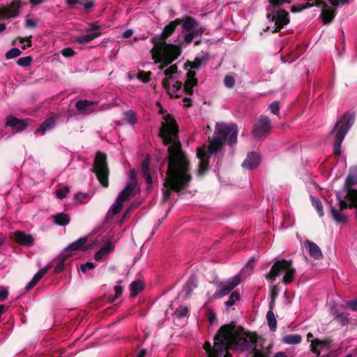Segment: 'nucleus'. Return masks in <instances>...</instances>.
Segmentation results:
<instances>
[{
  "label": "nucleus",
  "instance_id": "f257e3e1",
  "mask_svg": "<svg viewBox=\"0 0 357 357\" xmlns=\"http://www.w3.org/2000/svg\"><path fill=\"white\" fill-rule=\"evenodd\" d=\"M165 121L161 123L158 135L167 149L168 168L167 177L162 189L163 202H167L172 191L179 192L189 186L192 180L190 174V162L185 153L182 150L178 137V126L174 116L167 114L164 116Z\"/></svg>",
  "mask_w": 357,
  "mask_h": 357
},
{
  "label": "nucleus",
  "instance_id": "f03ea898",
  "mask_svg": "<svg viewBox=\"0 0 357 357\" xmlns=\"http://www.w3.org/2000/svg\"><path fill=\"white\" fill-rule=\"evenodd\" d=\"M235 323L231 322L222 326L215 335V348L216 354L222 357L224 351L240 347L241 349H248L257 346V336L256 334L249 335L248 340L246 337L241 335L236 331Z\"/></svg>",
  "mask_w": 357,
  "mask_h": 357
},
{
  "label": "nucleus",
  "instance_id": "7ed1b4c3",
  "mask_svg": "<svg viewBox=\"0 0 357 357\" xmlns=\"http://www.w3.org/2000/svg\"><path fill=\"white\" fill-rule=\"evenodd\" d=\"M237 134L238 128L235 123H217L214 137L212 140H209L210 144L208 147V152L212 154L220 150L227 137H229L228 144L231 146L236 144L237 142Z\"/></svg>",
  "mask_w": 357,
  "mask_h": 357
},
{
  "label": "nucleus",
  "instance_id": "20e7f679",
  "mask_svg": "<svg viewBox=\"0 0 357 357\" xmlns=\"http://www.w3.org/2000/svg\"><path fill=\"white\" fill-rule=\"evenodd\" d=\"M355 121V116L353 113L347 112L337 121L331 131L334 136L333 154L336 156L341 155L342 143Z\"/></svg>",
  "mask_w": 357,
  "mask_h": 357
},
{
  "label": "nucleus",
  "instance_id": "39448f33",
  "mask_svg": "<svg viewBox=\"0 0 357 357\" xmlns=\"http://www.w3.org/2000/svg\"><path fill=\"white\" fill-rule=\"evenodd\" d=\"M331 3V6H329L326 1H314V3H310V1H307L303 6H293L291 7V11L293 13H297L302 11L305 8H311L314 6L319 7L321 8L320 17L324 23V24H331L335 17L336 16V9L341 4H344L345 3H349V1H329Z\"/></svg>",
  "mask_w": 357,
  "mask_h": 357
},
{
  "label": "nucleus",
  "instance_id": "423d86ee",
  "mask_svg": "<svg viewBox=\"0 0 357 357\" xmlns=\"http://www.w3.org/2000/svg\"><path fill=\"white\" fill-rule=\"evenodd\" d=\"M271 3L266 8V18L270 22H275V29L273 33L279 32L289 22V13L282 8L284 3H290L291 1H269Z\"/></svg>",
  "mask_w": 357,
  "mask_h": 357
},
{
  "label": "nucleus",
  "instance_id": "0eeeda50",
  "mask_svg": "<svg viewBox=\"0 0 357 357\" xmlns=\"http://www.w3.org/2000/svg\"><path fill=\"white\" fill-rule=\"evenodd\" d=\"M153 44V47L151 50L153 59H156L158 56L160 57V56H162V57L168 59L165 66L170 65L181 54V48L179 45L171 43L168 44L165 41L164 43L162 42L158 43V45L155 48V43Z\"/></svg>",
  "mask_w": 357,
  "mask_h": 357
},
{
  "label": "nucleus",
  "instance_id": "6e6552de",
  "mask_svg": "<svg viewBox=\"0 0 357 357\" xmlns=\"http://www.w3.org/2000/svg\"><path fill=\"white\" fill-rule=\"evenodd\" d=\"M93 172L100 183L104 188H107L109 186V169L107 157L105 153L101 151L96 153L93 164Z\"/></svg>",
  "mask_w": 357,
  "mask_h": 357
},
{
  "label": "nucleus",
  "instance_id": "1a4fd4ad",
  "mask_svg": "<svg viewBox=\"0 0 357 357\" xmlns=\"http://www.w3.org/2000/svg\"><path fill=\"white\" fill-rule=\"evenodd\" d=\"M335 197L338 201L339 208H336L332 204H330V216L337 224L347 223L348 216L344 213V211L349 206L350 201L347 200L346 195H342L340 192H336Z\"/></svg>",
  "mask_w": 357,
  "mask_h": 357
},
{
  "label": "nucleus",
  "instance_id": "9d476101",
  "mask_svg": "<svg viewBox=\"0 0 357 357\" xmlns=\"http://www.w3.org/2000/svg\"><path fill=\"white\" fill-rule=\"evenodd\" d=\"M241 282V277L237 275L231 279L225 282H220L218 284V289L213 294L215 299H220L223 296L229 294Z\"/></svg>",
  "mask_w": 357,
  "mask_h": 357
},
{
  "label": "nucleus",
  "instance_id": "9b49d317",
  "mask_svg": "<svg viewBox=\"0 0 357 357\" xmlns=\"http://www.w3.org/2000/svg\"><path fill=\"white\" fill-rule=\"evenodd\" d=\"M132 184L126 185L125 188L118 195L115 203L112 206L107 214L108 218H112L114 215L120 212L123 208V203L126 201L132 193Z\"/></svg>",
  "mask_w": 357,
  "mask_h": 357
},
{
  "label": "nucleus",
  "instance_id": "f8f14e48",
  "mask_svg": "<svg viewBox=\"0 0 357 357\" xmlns=\"http://www.w3.org/2000/svg\"><path fill=\"white\" fill-rule=\"evenodd\" d=\"M183 22V19L177 18L173 21H171L167 24L159 36H155L151 38L152 43H155V47L156 48L158 43L162 42L163 43L175 31L176 26L181 24Z\"/></svg>",
  "mask_w": 357,
  "mask_h": 357
},
{
  "label": "nucleus",
  "instance_id": "ddd939ff",
  "mask_svg": "<svg viewBox=\"0 0 357 357\" xmlns=\"http://www.w3.org/2000/svg\"><path fill=\"white\" fill-rule=\"evenodd\" d=\"M271 120L265 115H261L256 121L252 130L255 138L259 139L266 135L271 130Z\"/></svg>",
  "mask_w": 357,
  "mask_h": 357
},
{
  "label": "nucleus",
  "instance_id": "4468645a",
  "mask_svg": "<svg viewBox=\"0 0 357 357\" xmlns=\"http://www.w3.org/2000/svg\"><path fill=\"white\" fill-rule=\"evenodd\" d=\"M291 264V261L284 259L276 261L273 264L269 273L266 275V278L272 282L275 281L276 277L281 273H285Z\"/></svg>",
  "mask_w": 357,
  "mask_h": 357
},
{
  "label": "nucleus",
  "instance_id": "2eb2a0df",
  "mask_svg": "<svg viewBox=\"0 0 357 357\" xmlns=\"http://www.w3.org/2000/svg\"><path fill=\"white\" fill-rule=\"evenodd\" d=\"M29 119H19L13 115H9L6 119V126L10 127L16 132L24 130L29 125Z\"/></svg>",
  "mask_w": 357,
  "mask_h": 357
},
{
  "label": "nucleus",
  "instance_id": "dca6fc26",
  "mask_svg": "<svg viewBox=\"0 0 357 357\" xmlns=\"http://www.w3.org/2000/svg\"><path fill=\"white\" fill-rule=\"evenodd\" d=\"M15 241L19 245L31 247L33 245L34 238L31 234H27L22 231H16L13 234Z\"/></svg>",
  "mask_w": 357,
  "mask_h": 357
},
{
  "label": "nucleus",
  "instance_id": "f3484780",
  "mask_svg": "<svg viewBox=\"0 0 357 357\" xmlns=\"http://www.w3.org/2000/svg\"><path fill=\"white\" fill-rule=\"evenodd\" d=\"M356 185L357 180L348 174L345 179L343 187V190L346 192L347 199L357 196V190L353 188V187Z\"/></svg>",
  "mask_w": 357,
  "mask_h": 357
},
{
  "label": "nucleus",
  "instance_id": "a211bd4d",
  "mask_svg": "<svg viewBox=\"0 0 357 357\" xmlns=\"http://www.w3.org/2000/svg\"><path fill=\"white\" fill-rule=\"evenodd\" d=\"M12 6L0 8V20L8 17H15L19 15L18 6H20L21 1H11Z\"/></svg>",
  "mask_w": 357,
  "mask_h": 357
},
{
  "label": "nucleus",
  "instance_id": "6ab92c4d",
  "mask_svg": "<svg viewBox=\"0 0 357 357\" xmlns=\"http://www.w3.org/2000/svg\"><path fill=\"white\" fill-rule=\"evenodd\" d=\"M261 162L260 155L255 152H250L248 154L247 158L243 161L242 166L244 168L250 169L256 168Z\"/></svg>",
  "mask_w": 357,
  "mask_h": 357
},
{
  "label": "nucleus",
  "instance_id": "aec40b11",
  "mask_svg": "<svg viewBox=\"0 0 357 357\" xmlns=\"http://www.w3.org/2000/svg\"><path fill=\"white\" fill-rule=\"evenodd\" d=\"M304 245L308 250L310 257L317 260L323 259L324 255L322 252L320 248L315 243L310 241V240H305Z\"/></svg>",
  "mask_w": 357,
  "mask_h": 357
},
{
  "label": "nucleus",
  "instance_id": "412c9836",
  "mask_svg": "<svg viewBox=\"0 0 357 357\" xmlns=\"http://www.w3.org/2000/svg\"><path fill=\"white\" fill-rule=\"evenodd\" d=\"M197 287V280L195 275L190 276V278L186 282L185 286L183 287L182 293L184 294L183 298L185 299L190 297L192 292L193 290Z\"/></svg>",
  "mask_w": 357,
  "mask_h": 357
},
{
  "label": "nucleus",
  "instance_id": "4be33fe9",
  "mask_svg": "<svg viewBox=\"0 0 357 357\" xmlns=\"http://www.w3.org/2000/svg\"><path fill=\"white\" fill-rule=\"evenodd\" d=\"M87 241L86 237H82L75 241V242L70 243L68 246H67L63 252H66V253H71V251H76L78 250H86V247H84Z\"/></svg>",
  "mask_w": 357,
  "mask_h": 357
},
{
  "label": "nucleus",
  "instance_id": "5701e85b",
  "mask_svg": "<svg viewBox=\"0 0 357 357\" xmlns=\"http://www.w3.org/2000/svg\"><path fill=\"white\" fill-rule=\"evenodd\" d=\"M72 255V253H66V252H62L58 257V262L54 269V273L57 274L63 271L64 268V262Z\"/></svg>",
  "mask_w": 357,
  "mask_h": 357
},
{
  "label": "nucleus",
  "instance_id": "b1692460",
  "mask_svg": "<svg viewBox=\"0 0 357 357\" xmlns=\"http://www.w3.org/2000/svg\"><path fill=\"white\" fill-rule=\"evenodd\" d=\"M149 164V158L147 157L142 164V172L145 177L146 183L151 185L152 184V178L150 173Z\"/></svg>",
  "mask_w": 357,
  "mask_h": 357
},
{
  "label": "nucleus",
  "instance_id": "393cba45",
  "mask_svg": "<svg viewBox=\"0 0 357 357\" xmlns=\"http://www.w3.org/2000/svg\"><path fill=\"white\" fill-rule=\"evenodd\" d=\"M101 35L100 31H94L89 33L84 34L76 39V41L79 44L88 43L96 38Z\"/></svg>",
  "mask_w": 357,
  "mask_h": 357
},
{
  "label": "nucleus",
  "instance_id": "a878e982",
  "mask_svg": "<svg viewBox=\"0 0 357 357\" xmlns=\"http://www.w3.org/2000/svg\"><path fill=\"white\" fill-rule=\"evenodd\" d=\"M55 224L59 226H66L70 222V217L64 213H56L53 216Z\"/></svg>",
  "mask_w": 357,
  "mask_h": 357
},
{
  "label": "nucleus",
  "instance_id": "bb28decb",
  "mask_svg": "<svg viewBox=\"0 0 357 357\" xmlns=\"http://www.w3.org/2000/svg\"><path fill=\"white\" fill-rule=\"evenodd\" d=\"M54 126V121L52 118H49L43 121L36 130V132L43 135L47 130H50Z\"/></svg>",
  "mask_w": 357,
  "mask_h": 357
},
{
  "label": "nucleus",
  "instance_id": "cd10ccee",
  "mask_svg": "<svg viewBox=\"0 0 357 357\" xmlns=\"http://www.w3.org/2000/svg\"><path fill=\"white\" fill-rule=\"evenodd\" d=\"M144 286L142 282L139 280L132 282L130 285V296L135 297L141 291L143 290Z\"/></svg>",
  "mask_w": 357,
  "mask_h": 357
},
{
  "label": "nucleus",
  "instance_id": "c85d7f7f",
  "mask_svg": "<svg viewBox=\"0 0 357 357\" xmlns=\"http://www.w3.org/2000/svg\"><path fill=\"white\" fill-rule=\"evenodd\" d=\"M296 274V269L292 266V264L289 267L287 271L285 272V274L282 278V283L284 284H288L292 282L294 279Z\"/></svg>",
  "mask_w": 357,
  "mask_h": 357
},
{
  "label": "nucleus",
  "instance_id": "c756f323",
  "mask_svg": "<svg viewBox=\"0 0 357 357\" xmlns=\"http://www.w3.org/2000/svg\"><path fill=\"white\" fill-rule=\"evenodd\" d=\"M302 337L301 335H287L284 336L282 339V341L288 344H296L301 342Z\"/></svg>",
  "mask_w": 357,
  "mask_h": 357
},
{
  "label": "nucleus",
  "instance_id": "7c9ffc66",
  "mask_svg": "<svg viewBox=\"0 0 357 357\" xmlns=\"http://www.w3.org/2000/svg\"><path fill=\"white\" fill-rule=\"evenodd\" d=\"M266 319L268 324V327L272 332L276 331L277 328V320L275 317V314L272 310H268L266 314Z\"/></svg>",
  "mask_w": 357,
  "mask_h": 357
},
{
  "label": "nucleus",
  "instance_id": "2f4dec72",
  "mask_svg": "<svg viewBox=\"0 0 357 357\" xmlns=\"http://www.w3.org/2000/svg\"><path fill=\"white\" fill-rule=\"evenodd\" d=\"M204 61V58L196 57L193 61H187L184 64V68L190 67L192 69H199Z\"/></svg>",
  "mask_w": 357,
  "mask_h": 357
},
{
  "label": "nucleus",
  "instance_id": "473e14b6",
  "mask_svg": "<svg viewBox=\"0 0 357 357\" xmlns=\"http://www.w3.org/2000/svg\"><path fill=\"white\" fill-rule=\"evenodd\" d=\"M197 24V22L190 16L186 17L182 22V27L186 31L192 30Z\"/></svg>",
  "mask_w": 357,
  "mask_h": 357
},
{
  "label": "nucleus",
  "instance_id": "72a5a7b5",
  "mask_svg": "<svg viewBox=\"0 0 357 357\" xmlns=\"http://www.w3.org/2000/svg\"><path fill=\"white\" fill-rule=\"evenodd\" d=\"M310 199L312 206L316 208L319 217H322L324 214V212L321 202L313 196H310Z\"/></svg>",
  "mask_w": 357,
  "mask_h": 357
},
{
  "label": "nucleus",
  "instance_id": "f704fd0d",
  "mask_svg": "<svg viewBox=\"0 0 357 357\" xmlns=\"http://www.w3.org/2000/svg\"><path fill=\"white\" fill-rule=\"evenodd\" d=\"M203 348L207 352L208 357H219L218 354H216L215 344L212 347L211 343L206 341L204 342Z\"/></svg>",
  "mask_w": 357,
  "mask_h": 357
},
{
  "label": "nucleus",
  "instance_id": "c9c22d12",
  "mask_svg": "<svg viewBox=\"0 0 357 357\" xmlns=\"http://www.w3.org/2000/svg\"><path fill=\"white\" fill-rule=\"evenodd\" d=\"M50 267V265H47L45 268L40 269L33 275L31 280H33L36 283H38L40 279L47 273Z\"/></svg>",
  "mask_w": 357,
  "mask_h": 357
},
{
  "label": "nucleus",
  "instance_id": "e433bc0d",
  "mask_svg": "<svg viewBox=\"0 0 357 357\" xmlns=\"http://www.w3.org/2000/svg\"><path fill=\"white\" fill-rule=\"evenodd\" d=\"M50 267V265H47L45 268L40 269L33 275L31 280H33L36 283H38L40 279L47 273Z\"/></svg>",
  "mask_w": 357,
  "mask_h": 357
},
{
  "label": "nucleus",
  "instance_id": "4c0bfd02",
  "mask_svg": "<svg viewBox=\"0 0 357 357\" xmlns=\"http://www.w3.org/2000/svg\"><path fill=\"white\" fill-rule=\"evenodd\" d=\"M125 119L131 125L137 123L136 114L132 110H128L125 113Z\"/></svg>",
  "mask_w": 357,
  "mask_h": 357
},
{
  "label": "nucleus",
  "instance_id": "58836bf2",
  "mask_svg": "<svg viewBox=\"0 0 357 357\" xmlns=\"http://www.w3.org/2000/svg\"><path fill=\"white\" fill-rule=\"evenodd\" d=\"M240 299V294L237 291H232L230 295L229 300L225 303L227 307H231L234 305L235 301Z\"/></svg>",
  "mask_w": 357,
  "mask_h": 357
},
{
  "label": "nucleus",
  "instance_id": "ea45409f",
  "mask_svg": "<svg viewBox=\"0 0 357 357\" xmlns=\"http://www.w3.org/2000/svg\"><path fill=\"white\" fill-rule=\"evenodd\" d=\"M93 104L92 102L87 100H79L76 104L75 107L78 111H82L86 109L87 107Z\"/></svg>",
  "mask_w": 357,
  "mask_h": 357
},
{
  "label": "nucleus",
  "instance_id": "a19ab883",
  "mask_svg": "<svg viewBox=\"0 0 357 357\" xmlns=\"http://www.w3.org/2000/svg\"><path fill=\"white\" fill-rule=\"evenodd\" d=\"M33 61V59L31 56H27L24 57H21L17 59V63L22 67H27L29 66Z\"/></svg>",
  "mask_w": 357,
  "mask_h": 357
},
{
  "label": "nucleus",
  "instance_id": "79ce46f5",
  "mask_svg": "<svg viewBox=\"0 0 357 357\" xmlns=\"http://www.w3.org/2000/svg\"><path fill=\"white\" fill-rule=\"evenodd\" d=\"M151 75L152 73L151 71L144 72L142 70L138 73L137 78L144 83H147L149 82Z\"/></svg>",
  "mask_w": 357,
  "mask_h": 357
},
{
  "label": "nucleus",
  "instance_id": "37998d69",
  "mask_svg": "<svg viewBox=\"0 0 357 357\" xmlns=\"http://www.w3.org/2000/svg\"><path fill=\"white\" fill-rule=\"evenodd\" d=\"M312 342L317 346L328 349L332 342V340L329 338H326L324 340L315 339L314 340H312Z\"/></svg>",
  "mask_w": 357,
  "mask_h": 357
},
{
  "label": "nucleus",
  "instance_id": "c03bdc74",
  "mask_svg": "<svg viewBox=\"0 0 357 357\" xmlns=\"http://www.w3.org/2000/svg\"><path fill=\"white\" fill-rule=\"evenodd\" d=\"M22 52L18 48H12L6 53V58L7 59H11L20 56Z\"/></svg>",
  "mask_w": 357,
  "mask_h": 357
},
{
  "label": "nucleus",
  "instance_id": "a18cd8bd",
  "mask_svg": "<svg viewBox=\"0 0 357 357\" xmlns=\"http://www.w3.org/2000/svg\"><path fill=\"white\" fill-rule=\"evenodd\" d=\"M348 201H350V204L348 208L354 209V219L357 222V196L353 197L347 199Z\"/></svg>",
  "mask_w": 357,
  "mask_h": 357
},
{
  "label": "nucleus",
  "instance_id": "49530a36",
  "mask_svg": "<svg viewBox=\"0 0 357 357\" xmlns=\"http://www.w3.org/2000/svg\"><path fill=\"white\" fill-rule=\"evenodd\" d=\"M197 154L200 161L209 160V155L204 148H198Z\"/></svg>",
  "mask_w": 357,
  "mask_h": 357
},
{
  "label": "nucleus",
  "instance_id": "de8ad7c7",
  "mask_svg": "<svg viewBox=\"0 0 357 357\" xmlns=\"http://www.w3.org/2000/svg\"><path fill=\"white\" fill-rule=\"evenodd\" d=\"M208 169V160L199 162L198 172L199 175L204 174Z\"/></svg>",
  "mask_w": 357,
  "mask_h": 357
},
{
  "label": "nucleus",
  "instance_id": "09e8293b",
  "mask_svg": "<svg viewBox=\"0 0 357 357\" xmlns=\"http://www.w3.org/2000/svg\"><path fill=\"white\" fill-rule=\"evenodd\" d=\"M224 84L227 88H233L235 84V79L231 75H226L224 78Z\"/></svg>",
  "mask_w": 357,
  "mask_h": 357
},
{
  "label": "nucleus",
  "instance_id": "8fccbe9b",
  "mask_svg": "<svg viewBox=\"0 0 357 357\" xmlns=\"http://www.w3.org/2000/svg\"><path fill=\"white\" fill-rule=\"evenodd\" d=\"M335 319L341 323V324L344 326H347L349 323V319L347 316L344 313H339L336 315Z\"/></svg>",
  "mask_w": 357,
  "mask_h": 357
},
{
  "label": "nucleus",
  "instance_id": "3c124183",
  "mask_svg": "<svg viewBox=\"0 0 357 357\" xmlns=\"http://www.w3.org/2000/svg\"><path fill=\"white\" fill-rule=\"evenodd\" d=\"M178 70V67L176 64L171 65L168 68H167L164 73L168 77H172V75L176 73Z\"/></svg>",
  "mask_w": 357,
  "mask_h": 357
},
{
  "label": "nucleus",
  "instance_id": "603ef678",
  "mask_svg": "<svg viewBox=\"0 0 357 357\" xmlns=\"http://www.w3.org/2000/svg\"><path fill=\"white\" fill-rule=\"evenodd\" d=\"M70 189L68 186H65L62 188H60L56 191V195L59 199H63L66 194L68 193Z\"/></svg>",
  "mask_w": 357,
  "mask_h": 357
},
{
  "label": "nucleus",
  "instance_id": "864d4df0",
  "mask_svg": "<svg viewBox=\"0 0 357 357\" xmlns=\"http://www.w3.org/2000/svg\"><path fill=\"white\" fill-rule=\"evenodd\" d=\"M188 312V308L187 307L184 306H180L178 308L176 309L175 313L176 315L180 317H185Z\"/></svg>",
  "mask_w": 357,
  "mask_h": 357
},
{
  "label": "nucleus",
  "instance_id": "5fc2aeb1",
  "mask_svg": "<svg viewBox=\"0 0 357 357\" xmlns=\"http://www.w3.org/2000/svg\"><path fill=\"white\" fill-rule=\"evenodd\" d=\"M129 177H130V181L129 183H128L127 185L132 184V186H133L132 191H133L137 185V181H136L137 174L134 169L130 170Z\"/></svg>",
  "mask_w": 357,
  "mask_h": 357
},
{
  "label": "nucleus",
  "instance_id": "6e6d98bb",
  "mask_svg": "<svg viewBox=\"0 0 357 357\" xmlns=\"http://www.w3.org/2000/svg\"><path fill=\"white\" fill-rule=\"evenodd\" d=\"M172 77H166L162 79V85L163 88L167 91L171 97H173L172 94L170 93V82L172 80Z\"/></svg>",
  "mask_w": 357,
  "mask_h": 357
},
{
  "label": "nucleus",
  "instance_id": "4d7b16f0",
  "mask_svg": "<svg viewBox=\"0 0 357 357\" xmlns=\"http://www.w3.org/2000/svg\"><path fill=\"white\" fill-rule=\"evenodd\" d=\"M105 248H100L97 252H96L95 255H94V259L96 260V261H101L103 259V258L105 257H106L107 255V253H106L105 252Z\"/></svg>",
  "mask_w": 357,
  "mask_h": 357
},
{
  "label": "nucleus",
  "instance_id": "13d9d810",
  "mask_svg": "<svg viewBox=\"0 0 357 357\" xmlns=\"http://www.w3.org/2000/svg\"><path fill=\"white\" fill-rule=\"evenodd\" d=\"M88 197L87 193H83V192H77L74 195V199L75 201L79 202V203L82 204L84 202V199H86Z\"/></svg>",
  "mask_w": 357,
  "mask_h": 357
},
{
  "label": "nucleus",
  "instance_id": "bf43d9fd",
  "mask_svg": "<svg viewBox=\"0 0 357 357\" xmlns=\"http://www.w3.org/2000/svg\"><path fill=\"white\" fill-rule=\"evenodd\" d=\"M95 268V265L93 262L87 261L85 264H81L80 269L83 273H86L87 270H91Z\"/></svg>",
  "mask_w": 357,
  "mask_h": 357
},
{
  "label": "nucleus",
  "instance_id": "052dcab7",
  "mask_svg": "<svg viewBox=\"0 0 357 357\" xmlns=\"http://www.w3.org/2000/svg\"><path fill=\"white\" fill-rule=\"evenodd\" d=\"M61 54L65 57H72L75 54V52L70 47H66L61 50Z\"/></svg>",
  "mask_w": 357,
  "mask_h": 357
},
{
  "label": "nucleus",
  "instance_id": "680f3d73",
  "mask_svg": "<svg viewBox=\"0 0 357 357\" xmlns=\"http://www.w3.org/2000/svg\"><path fill=\"white\" fill-rule=\"evenodd\" d=\"M102 248H105V252L107 253V255L111 252L114 249V245L111 241H107L102 247Z\"/></svg>",
  "mask_w": 357,
  "mask_h": 357
},
{
  "label": "nucleus",
  "instance_id": "e2e57ef3",
  "mask_svg": "<svg viewBox=\"0 0 357 357\" xmlns=\"http://www.w3.org/2000/svg\"><path fill=\"white\" fill-rule=\"evenodd\" d=\"M9 292L4 287H0V303L7 299Z\"/></svg>",
  "mask_w": 357,
  "mask_h": 357
},
{
  "label": "nucleus",
  "instance_id": "0e129e2a",
  "mask_svg": "<svg viewBox=\"0 0 357 357\" xmlns=\"http://www.w3.org/2000/svg\"><path fill=\"white\" fill-rule=\"evenodd\" d=\"M269 108L271 111V112L274 114H278L280 111V106L279 103L277 101L273 102L269 105Z\"/></svg>",
  "mask_w": 357,
  "mask_h": 357
},
{
  "label": "nucleus",
  "instance_id": "69168bd1",
  "mask_svg": "<svg viewBox=\"0 0 357 357\" xmlns=\"http://www.w3.org/2000/svg\"><path fill=\"white\" fill-rule=\"evenodd\" d=\"M280 291V287L278 285H274L271 288V297L272 300H275L278 297Z\"/></svg>",
  "mask_w": 357,
  "mask_h": 357
},
{
  "label": "nucleus",
  "instance_id": "338daca9",
  "mask_svg": "<svg viewBox=\"0 0 357 357\" xmlns=\"http://www.w3.org/2000/svg\"><path fill=\"white\" fill-rule=\"evenodd\" d=\"M347 306L352 311L357 312V298L347 302Z\"/></svg>",
  "mask_w": 357,
  "mask_h": 357
},
{
  "label": "nucleus",
  "instance_id": "774afa93",
  "mask_svg": "<svg viewBox=\"0 0 357 357\" xmlns=\"http://www.w3.org/2000/svg\"><path fill=\"white\" fill-rule=\"evenodd\" d=\"M254 349H252V357H266V354L262 351H259L256 348V346H253Z\"/></svg>",
  "mask_w": 357,
  "mask_h": 357
}]
</instances>
